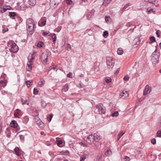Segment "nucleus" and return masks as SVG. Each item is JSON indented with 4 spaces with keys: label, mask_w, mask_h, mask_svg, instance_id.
Wrapping results in <instances>:
<instances>
[{
    "label": "nucleus",
    "mask_w": 161,
    "mask_h": 161,
    "mask_svg": "<svg viewBox=\"0 0 161 161\" xmlns=\"http://www.w3.org/2000/svg\"><path fill=\"white\" fill-rule=\"evenodd\" d=\"M35 56V53L33 52L32 53H30L28 57V62L26 67V69L27 71H31L33 64V61Z\"/></svg>",
    "instance_id": "f257e3e1"
},
{
    "label": "nucleus",
    "mask_w": 161,
    "mask_h": 161,
    "mask_svg": "<svg viewBox=\"0 0 161 161\" xmlns=\"http://www.w3.org/2000/svg\"><path fill=\"white\" fill-rule=\"evenodd\" d=\"M106 111L105 107L102 103H99L96 106V108L95 110V112L99 114H104Z\"/></svg>",
    "instance_id": "f03ea898"
},
{
    "label": "nucleus",
    "mask_w": 161,
    "mask_h": 161,
    "mask_svg": "<svg viewBox=\"0 0 161 161\" xmlns=\"http://www.w3.org/2000/svg\"><path fill=\"white\" fill-rule=\"evenodd\" d=\"M34 25V22L31 19L29 18L27 19L26 22L27 29L29 32H32L33 30Z\"/></svg>",
    "instance_id": "7ed1b4c3"
},
{
    "label": "nucleus",
    "mask_w": 161,
    "mask_h": 161,
    "mask_svg": "<svg viewBox=\"0 0 161 161\" xmlns=\"http://www.w3.org/2000/svg\"><path fill=\"white\" fill-rule=\"evenodd\" d=\"M159 57V53L156 50L152 55V61L153 64H156L158 63Z\"/></svg>",
    "instance_id": "20e7f679"
},
{
    "label": "nucleus",
    "mask_w": 161,
    "mask_h": 161,
    "mask_svg": "<svg viewBox=\"0 0 161 161\" xmlns=\"http://www.w3.org/2000/svg\"><path fill=\"white\" fill-rule=\"evenodd\" d=\"M8 46L11 47L10 50L11 52L16 53L18 50V46L13 41L9 42L8 43Z\"/></svg>",
    "instance_id": "39448f33"
},
{
    "label": "nucleus",
    "mask_w": 161,
    "mask_h": 161,
    "mask_svg": "<svg viewBox=\"0 0 161 161\" xmlns=\"http://www.w3.org/2000/svg\"><path fill=\"white\" fill-rule=\"evenodd\" d=\"M106 63L108 68L109 69H112L114 66V60L112 58L108 57L107 58Z\"/></svg>",
    "instance_id": "423d86ee"
},
{
    "label": "nucleus",
    "mask_w": 161,
    "mask_h": 161,
    "mask_svg": "<svg viewBox=\"0 0 161 161\" xmlns=\"http://www.w3.org/2000/svg\"><path fill=\"white\" fill-rule=\"evenodd\" d=\"M128 96V92L125 90L120 91L119 93V97L122 99H125Z\"/></svg>",
    "instance_id": "0eeeda50"
},
{
    "label": "nucleus",
    "mask_w": 161,
    "mask_h": 161,
    "mask_svg": "<svg viewBox=\"0 0 161 161\" xmlns=\"http://www.w3.org/2000/svg\"><path fill=\"white\" fill-rule=\"evenodd\" d=\"M34 120L37 124H39V126L41 128L43 127V124L37 116L36 115L34 117Z\"/></svg>",
    "instance_id": "6e6552de"
},
{
    "label": "nucleus",
    "mask_w": 161,
    "mask_h": 161,
    "mask_svg": "<svg viewBox=\"0 0 161 161\" xmlns=\"http://www.w3.org/2000/svg\"><path fill=\"white\" fill-rule=\"evenodd\" d=\"M151 88L147 85L146 86L144 90L143 95H146L149 94L151 92Z\"/></svg>",
    "instance_id": "1a4fd4ad"
},
{
    "label": "nucleus",
    "mask_w": 161,
    "mask_h": 161,
    "mask_svg": "<svg viewBox=\"0 0 161 161\" xmlns=\"http://www.w3.org/2000/svg\"><path fill=\"white\" fill-rule=\"evenodd\" d=\"M92 135H90L86 138V141L88 144H92L94 141Z\"/></svg>",
    "instance_id": "9d476101"
},
{
    "label": "nucleus",
    "mask_w": 161,
    "mask_h": 161,
    "mask_svg": "<svg viewBox=\"0 0 161 161\" xmlns=\"http://www.w3.org/2000/svg\"><path fill=\"white\" fill-rule=\"evenodd\" d=\"M46 19L45 17H42L40 20L38 25L40 26H44L46 24Z\"/></svg>",
    "instance_id": "9b49d317"
},
{
    "label": "nucleus",
    "mask_w": 161,
    "mask_h": 161,
    "mask_svg": "<svg viewBox=\"0 0 161 161\" xmlns=\"http://www.w3.org/2000/svg\"><path fill=\"white\" fill-rule=\"evenodd\" d=\"M41 58L43 61V63L44 64H46L47 61L48 56L45 53H43L42 55Z\"/></svg>",
    "instance_id": "f8f14e48"
},
{
    "label": "nucleus",
    "mask_w": 161,
    "mask_h": 161,
    "mask_svg": "<svg viewBox=\"0 0 161 161\" xmlns=\"http://www.w3.org/2000/svg\"><path fill=\"white\" fill-rule=\"evenodd\" d=\"M88 156L87 153H83L82 155L80 157V161H84L85 160L88 158Z\"/></svg>",
    "instance_id": "ddd939ff"
},
{
    "label": "nucleus",
    "mask_w": 161,
    "mask_h": 161,
    "mask_svg": "<svg viewBox=\"0 0 161 161\" xmlns=\"http://www.w3.org/2000/svg\"><path fill=\"white\" fill-rule=\"evenodd\" d=\"M10 125L11 127L16 128L18 126V125L16 121L13 120L10 123Z\"/></svg>",
    "instance_id": "4468645a"
},
{
    "label": "nucleus",
    "mask_w": 161,
    "mask_h": 161,
    "mask_svg": "<svg viewBox=\"0 0 161 161\" xmlns=\"http://www.w3.org/2000/svg\"><path fill=\"white\" fill-rule=\"evenodd\" d=\"M92 136L93 137V139L94 141L96 142H98L100 139L99 135L98 133H96L92 135Z\"/></svg>",
    "instance_id": "2eb2a0df"
},
{
    "label": "nucleus",
    "mask_w": 161,
    "mask_h": 161,
    "mask_svg": "<svg viewBox=\"0 0 161 161\" xmlns=\"http://www.w3.org/2000/svg\"><path fill=\"white\" fill-rule=\"evenodd\" d=\"M58 3L56 2L55 0H51L50 2V5L53 7H56Z\"/></svg>",
    "instance_id": "dca6fc26"
},
{
    "label": "nucleus",
    "mask_w": 161,
    "mask_h": 161,
    "mask_svg": "<svg viewBox=\"0 0 161 161\" xmlns=\"http://www.w3.org/2000/svg\"><path fill=\"white\" fill-rule=\"evenodd\" d=\"M140 41L139 40V38L137 37L134 39L133 40L132 43L133 45H138L140 43Z\"/></svg>",
    "instance_id": "f3484780"
},
{
    "label": "nucleus",
    "mask_w": 161,
    "mask_h": 161,
    "mask_svg": "<svg viewBox=\"0 0 161 161\" xmlns=\"http://www.w3.org/2000/svg\"><path fill=\"white\" fill-rule=\"evenodd\" d=\"M28 3L31 6H34L36 4V0H29Z\"/></svg>",
    "instance_id": "a211bd4d"
},
{
    "label": "nucleus",
    "mask_w": 161,
    "mask_h": 161,
    "mask_svg": "<svg viewBox=\"0 0 161 161\" xmlns=\"http://www.w3.org/2000/svg\"><path fill=\"white\" fill-rule=\"evenodd\" d=\"M45 83V81L43 79L41 78L40 80V81L38 83V86L40 87H42L44 84Z\"/></svg>",
    "instance_id": "6ab92c4d"
},
{
    "label": "nucleus",
    "mask_w": 161,
    "mask_h": 161,
    "mask_svg": "<svg viewBox=\"0 0 161 161\" xmlns=\"http://www.w3.org/2000/svg\"><path fill=\"white\" fill-rule=\"evenodd\" d=\"M20 112V110L19 109H17L16 110V112L14 113V115L15 117H17L19 115V113Z\"/></svg>",
    "instance_id": "aec40b11"
},
{
    "label": "nucleus",
    "mask_w": 161,
    "mask_h": 161,
    "mask_svg": "<svg viewBox=\"0 0 161 161\" xmlns=\"http://www.w3.org/2000/svg\"><path fill=\"white\" fill-rule=\"evenodd\" d=\"M123 51L122 48H119L117 51V54L119 55H122L123 53Z\"/></svg>",
    "instance_id": "412c9836"
},
{
    "label": "nucleus",
    "mask_w": 161,
    "mask_h": 161,
    "mask_svg": "<svg viewBox=\"0 0 161 161\" xmlns=\"http://www.w3.org/2000/svg\"><path fill=\"white\" fill-rule=\"evenodd\" d=\"M111 1L112 0H103V5L104 6H106L109 4Z\"/></svg>",
    "instance_id": "4be33fe9"
},
{
    "label": "nucleus",
    "mask_w": 161,
    "mask_h": 161,
    "mask_svg": "<svg viewBox=\"0 0 161 161\" xmlns=\"http://www.w3.org/2000/svg\"><path fill=\"white\" fill-rule=\"evenodd\" d=\"M16 15V13L14 12H10L9 13V16L11 18H13V17Z\"/></svg>",
    "instance_id": "5701e85b"
},
{
    "label": "nucleus",
    "mask_w": 161,
    "mask_h": 161,
    "mask_svg": "<svg viewBox=\"0 0 161 161\" xmlns=\"http://www.w3.org/2000/svg\"><path fill=\"white\" fill-rule=\"evenodd\" d=\"M68 89L69 87L68 85H65L64 86L63 88L62 89V91L64 92H66L68 90Z\"/></svg>",
    "instance_id": "b1692460"
},
{
    "label": "nucleus",
    "mask_w": 161,
    "mask_h": 161,
    "mask_svg": "<svg viewBox=\"0 0 161 161\" xmlns=\"http://www.w3.org/2000/svg\"><path fill=\"white\" fill-rule=\"evenodd\" d=\"M56 143L58 146L59 147H61V145L63 143V141L62 140H58L56 141Z\"/></svg>",
    "instance_id": "393cba45"
},
{
    "label": "nucleus",
    "mask_w": 161,
    "mask_h": 161,
    "mask_svg": "<svg viewBox=\"0 0 161 161\" xmlns=\"http://www.w3.org/2000/svg\"><path fill=\"white\" fill-rule=\"evenodd\" d=\"M29 119L27 116L24 117L23 119V122L25 123L26 124L28 121Z\"/></svg>",
    "instance_id": "a878e982"
},
{
    "label": "nucleus",
    "mask_w": 161,
    "mask_h": 161,
    "mask_svg": "<svg viewBox=\"0 0 161 161\" xmlns=\"http://www.w3.org/2000/svg\"><path fill=\"white\" fill-rule=\"evenodd\" d=\"M125 132H123L122 131L120 132L118 134L117 136V140L118 141L119 140L120 137L125 134Z\"/></svg>",
    "instance_id": "bb28decb"
},
{
    "label": "nucleus",
    "mask_w": 161,
    "mask_h": 161,
    "mask_svg": "<svg viewBox=\"0 0 161 161\" xmlns=\"http://www.w3.org/2000/svg\"><path fill=\"white\" fill-rule=\"evenodd\" d=\"M0 83L3 87H4L6 85V81L5 80H1Z\"/></svg>",
    "instance_id": "cd10ccee"
},
{
    "label": "nucleus",
    "mask_w": 161,
    "mask_h": 161,
    "mask_svg": "<svg viewBox=\"0 0 161 161\" xmlns=\"http://www.w3.org/2000/svg\"><path fill=\"white\" fill-rule=\"evenodd\" d=\"M105 81L107 83H109L111 82L112 79L109 77H107L105 78Z\"/></svg>",
    "instance_id": "c85d7f7f"
},
{
    "label": "nucleus",
    "mask_w": 161,
    "mask_h": 161,
    "mask_svg": "<svg viewBox=\"0 0 161 161\" xmlns=\"http://www.w3.org/2000/svg\"><path fill=\"white\" fill-rule=\"evenodd\" d=\"M8 9H9L0 7V13H4Z\"/></svg>",
    "instance_id": "c756f323"
},
{
    "label": "nucleus",
    "mask_w": 161,
    "mask_h": 161,
    "mask_svg": "<svg viewBox=\"0 0 161 161\" xmlns=\"http://www.w3.org/2000/svg\"><path fill=\"white\" fill-rule=\"evenodd\" d=\"M112 154V152H105L104 156H109Z\"/></svg>",
    "instance_id": "7c9ffc66"
},
{
    "label": "nucleus",
    "mask_w": 161,
    "mask_h": 161,
    "mask_svg": "<svg viewBox=\"0 0 161 161\" xmlns=\"http://www.w3.org/2000/svg\"><path fill=\"white\" fill-rule=\"evenodd\" d=\"M44 45V43L42 42H40L38 43L37 44V46L39 47H42Z\"/></svg>",
    "instance_id": "2f4dec72"
},
{
    "label": "nucleus",
    "mask_w": 161,
    "mask_h": 161,
    "mask_svg": "<svg viewBox=\"0 0 161 161\" xmlns=\"http://www.w3.org/2000/svg\"><path fill=\"white\" fill-rule=\"evenodd\" d=\"M32 81V80L31 81L30 80H27L25 81L26 84L27 85L28 87H29L30 86H31V82Z\"/></svg>",
    "instance_id": "473e14b6"
},
{
    "label": "nucleus",
    "mask_w": 161,
    "mask_h": 161,
    "mask_svg": "<svg viewBox=\"0 0 161 161\" xmlns=\"http://www.w3.org/2000/svg\"><path fill=\"white\" fill-rule=\"evenodd\" d=\"M119 115L118 111H115L112 114V116L113 117H116L118 116Z\"/></svg>",
    "instance_id": "72a5a7b5"
},
{
    "label": "nucleus",
    "mask_w": 161,
    "mask_h": 161,
    "mask_svg": "<svg viewBox=\"0 0 161 161\" xmlns=\"http://www.w3.org/2000/svg\"><path fill=\"white\" fill-rule=\"evenodd\" d=\"M108 32L107 31H104L103 33V36L105 38H106L108 36Z\"/></svg>",
    "instance_id": "f704fd0d"
},
{
    "label": "nucleus",
    "mask_w": 161,
    "mask_h": 161,
    "mask_svg": "<svg viewBox=\"0 0 161 161\" xmlns=\"http://www.w3.org/2000/svg\"><path fill=\"white\" fill-rule=\"evenodd\" d=\"M52 37L53 39V41L54 42H55L56 41V36L55 34H53V35H52Z\"/></svg>",
    "instance_id": "c9c22d12"
},
{
    "label": "nucleus",
    "mask_w": 161,
    "mask_h": 161,
    "mask_svg": "<svg viewBox=\"0 0 161 161\" xmlns=\"http://www.w3.org/2000/svg\"><path fill=\"white\" fill-rule=\"evenodd\" d=\"M53 116L52 115H49V116L47 118V120L49 122H50Z\"/></svg>",
    "instance_id": "e433bc0d"
},
{
    "label": "nucleus",
    "mask_w": 161,
    "mask_h": 161,
    "mask_svg": "<svg viewBox=\"0 0 161 161\" xmlns=\"http://www.w3.org/2000/svg\"><path fill=\"white\" fill-rule=\"evenodd\" d=\"M79 144L80 145L81 147H87V145L85 143H83V142H79Z\"/></svg>",
    "instance_id": "4c0bfd02"
},
{
    "label": "nucleus",
    "mask_w": 161,
    "mask_h": 161,
    "mask_svg": "<svg viewBox=\"0 0 161 161\" xmlns=\"http://www.w3.org/2000/svg\"><path fill=\"white\" fill-rule=\"evenodd\" d=\"M157 137H161V130H159L158 131L157 133Z\"/></svg>",
    "instance_id": "58836bf2"
},
{
    "label": "nucleus",
    "mask_w": 161,
    "mask_h": 161,
    "mask_svg": "<svg viewBox=\"0 0 161 161\" xmlns=\"http://www.w3.org/2000/svg\"><path fill=\"white\" fill-rule=\"evenodd\" d=\"M150 39L152 42H154L155 41V39L154 37L153 36H151Z\"/></svg>",
    "instance_id": "ea45409f"
},
{
    "label": "nucleus",
    "mask_w": 161,
    "mask_h": 161,
    "mask_svg": "<svg viewBox=\"0 0 161 161\" xmlns=\"http://www.w3.org/2000/svg\"><path fill=\"white\" fill-rule=\"evenodd\" d=\"M151 142L153 144H155L156 143V139L155 138H153V139H152L151 140Z\"/></svg>",
    "instance_id": "a19ab883"
},
{
    "label": "nucleus",
    "mask_w": 161,
    "mask_h": 161,
    "mask_svg": "<svg viewBox=\"0 0 161 161\" xmlns=\"http://www.w3.org/2000/svg\"><path fill=\"white\" fill-rule=\"evenodd\" d=\"M33 93L35 95L37 94L38 93V91L37 90V89L36 88H34V90H33Z\"/></svg>",
    "instance_id": "79ce46f5"
},
{
    "label": "nucleus",
    "mask_w": 161,
    "mask_h": 161,
    "mask_svg": "<svg viewBox=\"0 0 161 161\" xmlns=\"http://www.w3.org/2000/svg\"><path fill=\"white\" fill-rule=\"evenodd\" d=\"M129 79V77L128 75H126L124 78V80L125 81H128Z\"/></svg>",
    "instance_id": "37998d69"
},
{
    "label": "nucleus",
    "mask_w": 161,
    "mask_h": 161,
    "mask_svg": "<svg viewBox=\"0 0 161 161\" xmlns=\"http://www.w3.org/2000/svg\"><path fill=\"white\" fill-rule=\"evenodd\" d=\"M110 19V18L108 16H106L105 17V20L106 22L109 21Z\"/></svg>",
    "instance_id": "c03bdc74"
},
{
    "label": "nucleus",
    "mask_w": 161,
    "mask_h": 161,
    "mask_svg": "<svg viewBox=\"0 0 161 161\" xmlns=\"http://www.w3.org/2000/svg\"><path fill=\"white\" fill-rule=\"evenodd\" d=\"M66 3L67 4H71L72 3V1L71 0H67Z\"/></svg>",
    "instance_id": "a18cd8bd"
},
{
    "label": "nucleus",
    "mask_w": 161,
    "mask_h": 161,
    "mask_svg": "<svg viewBox=\"0 0 161 161\" xmlns=\"http://www.w3.org/2000/svg\"><path fill=\"white\" fill-rule=\"evenodd\" d=\"M67 77L69 78H72V73L71 72L69 73L67 75Z\"/></svg>",
    "instance_id": "49530a36"
},
{
    "label": "nucleus",
    "mask_w": 161,
    "mask_h": 161,
    "mask_svg": "<svg viewBox=\"0 0 161 161\" xmlns=\"http://www.w3.org/2000/svg\"><path fill=\"white\" fill-rule=\"evenodd\" d=\"M21 152H15V154L18 156H20L21 155Z\"/></svg>",
    "instance_id": "de8ad7c7"
},
{
    "label": "nucleus",
    "mask_w": 161,
    "mask_h": 161,
    "mask_svg": "<svg viewBox=\"0 0 161 161\" xmlns=\"http://www.w3.org/2000/svg\"><path fill=\"white\" fill-rule=\"evenodd\" d=\"M42 106L44 107H45L46 106V103L44 102L43 101H42Z\"/></svg>",
    "instance_id": "09e8293b"
},
{
    "label": "nucleus",
    "mask_w": 161,
    "mask_h": 161,
    "mask_svg": "<svg viewBox=\"0 0 161 161\" xmlns=\"http://www.w3.org/2000/svg\"><path fill=\"white\" fill-rule=\"evenodd\" d=\"M8 31V29L7 28H4L3 30V33H4Z\"/></svg>",
    "instance_id": "8fccbe9b"
},
{
    "label": "nucleus",
    "mask_w": 161,
    "mask_h": 161,
    "mask_svg": "<svg viewBox=\"0 0 161 161\" xmlns=\"http://www.w3.org/2000/svg\"><path fill=\"white\" fill-rule=\"evenodd\" d=\"M20 139L21 140H23L24 139L25 137L24 135H21L19 136Z\"/></svg>",
    "instance_id": "3c124183"
},
{
    "label": "nucleus",
    "mask_w": 161,
    "mask_h": 161,
    "mask_svg": "<svg viewBox=\"0 0 161 161\" xmlns=\"http://www.w3.org/2000/svg\"><path fill=\"white\" fill-rule=\"evenodd\" d=\"M17 18L18 19V20H19V23H21L22 22V19L21 17H18Z\"/></svg>",
    "instance_id": "603ef678"
},
{
    "label": "nucleus",
    "mask_w": 161,
    "mask_h": 161,
    "mask_svg": "<svg viewBox=\"0 0 161 161\" xmlns=\"http://www.w3.org/2000/svg\"><path fill=\"white\" fill-rule=\"evenodd\" d=\"M21 101L22 102V104L23 105L25 104L26 102H27L26 100H25V101H24L23 99L22 98L21 99Z\"/></svg>",
    "instance_id": "864d4df0"
},
{
    "label": "nucleus",
    "mask_w": 161,
    "mask_h": 161,
    "mask_svg": "<svg viewBox=\"0 0 161 161\" xmlns=\"http://www.w3.org/2000/svg\"><path fill=\"white\" fill-rule=\"evenodd\" d=\"M49 33V32H44L43 33V34L44 36H46V35H47Z\"/></svg>",
    "instance_id": "5fc2aeb1"
},
{
    "label": "nucleus",
    "mask_w": 161,
    "mask_h": 161,
    "mask_svg": "<svg viewBox=\"0 0 161 161\" xmlns=\"http://www.w3.org/2000/svg\"><path fill=\"white\" fill-rule=\"evenodd\" d=\"M147 11L149 13H151L152 12H153V13L154 14V11H153V9L152 8L150 9L149 10H148Z\"/></svg>",
    "instance_id": "6e6d98bb"
},
{
    "label": "nucleus",
    "mask_w": 161,
    "mask_h": 161,
    "mask_svg": "<svg viewBox=\"0 0 161 161\" xmlns=\"http://www.w3.org/2000/svg\"><path fill=\"white\" fill-rule=\"evenodd\" d=\"M19 149L18 147H16L14 150V151H19Z\"/></svg>",
    "instance_id": "4d7b16f0"
},
{
    "label": "nucleus",
    "mask_w": 161,
    "mask_h": 161,
    "mask_svg": "<svg viewBox=\"0 0 161 161\" xmlns=\"http://www.w3.org/2000/svg\"><path fill=\"white\" fill-rule=\"evenodd\" d=\"M125 161H129V158L128 157H126L125 158Z\"/></svg>",
    "instance_id": "13d9d810"
},
{
    "label": "nucleus",
    "mask_w": 161,
    "mask_h": 161,
    "mask_svg": "<svg viewBox=\"0 0 161 161\" xmlns=\"http://www.w3.org/2000/svg\"><path fill=\"white\" fill-rule=\"evenodd\" d=\"M69 152H67V151H66V152H61L60 153H69Z\"/></svg>",
    "instance_id": "bf43d9fd"
},
{
    "label": "nucleus",
    "mask_w": 161,
    "mask_h": 161,
    "mask_svg": "<svg viewBox=\"0 0 161 161\" xmlns=\"http://www.w3.org/2000/svg\"><path fill=\"white\" fill-rule=\"evenodd\" d=\"M2 124L0 123V132L2 129Z\"/></svg>",
    "instance_id": "052dcab7"
},
{
    "label": "nucleus",
    "mask_w": 161,
    "mask_h": 161,
    "mask_svg": "<svg viewBox=\"0 0 161 161\" xmlns=\"http://www.w3.org/2000/svg\"><path fill=\"white\" fill-rule=\"evenodd\" d=\"M82 2H83L85 3H86L88 2V0H82Z\"/></svg>",
    "instance_id": "680f3d73"
},
{
    "label": "nucleus",
    "mask_w": 161,
    "mask_h": 161,
    "mask_svg": "<svg viewBox=\"0 0 161 161\" xmlns=\"http://www.w3.org/2000/svg\"><path fill=\"white\" fill-rule=\"evenodd\" d=\"M41 135H45V134H44V132H43V131H42V132H41Z\"/></svg>",
    "instance_id": "e2e57ef3"
},
{
    "label": "nucleus",
    "mask_w": 161,
    "mask_h": 161,
    "mask_svg": "<svg viewBox=\"0 0 161 161\" xmlns=\"http://www.w3.org/2000/svg\"><path fill=\"white\" fill-rule=\"evenodd\" d=\"M159 46L160 47V48L161 49V42L159 44Z\"/></svg>",
    "instance_id": "0e129e2a"
},
{
    "label": "nucleus",
    "mask_w": 161,
    "mask_h": 161,
    "mask_svg": "<svg viewBox=\"0 0 161 161\" xmlns=\"http://www.w3.org/2000/svg\"><path fill=\"white\" fill-rule=\"evenodd\" d=\"M156 33L157 35L158 36V37L159 36H158V33L157 32H156Z\"/></svg>",
    "instance_id": "69168bd1"
},
{
    "label": "nucleus",
    "mask_w": 161,
    "mask_h": 161,
    "mask_svg": "<svg viewBox=\"0 0 161 161\" xmlns=\"http://www.w3.org/2000/svg\"><path fill=\"white\" fill-rule=\"evenodd\" d=\"M63 161H69L67 160L66 159V160H64Z\"/></svg>",
    "instance_id": "338daca9"
},
{
    "label": "nucleus",
    "mask_w": 161,
    "mask_h": 161,
    "mask_svg": "<svg viewBox=\"0 0 161 161\" xmlns=\"http://www.w3.org/2000/svg\"><path fill=\"white\" fill-rule=\"evenodd\" d=\"M159 71L160 73H161V69H160L159 70Z\"/></svg>",
    "instance_id": "774afa93"
}]
</instances>
